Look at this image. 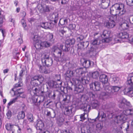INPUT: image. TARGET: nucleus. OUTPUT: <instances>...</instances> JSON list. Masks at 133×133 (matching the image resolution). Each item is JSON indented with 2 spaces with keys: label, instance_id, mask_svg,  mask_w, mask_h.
<instances>
[{
  "label": "nucleus",
  "instance_id": "f257e3e1",
  "mask_svg": "<svg viewBox=\"0 0 133 133\" xmlns=\"http://www.w3.org/2000/svg\"><path fill=\"white\" fill-rule=\"evenodd\" d=\"M72 80L73 83L75 86L74 91L75 94L82 92L83 91L84 87L81 84H79L81 82L83 84L85 85L91 82L90 77L89 76H85V75L82 76L80 80H79L78 78H72Z\"/></svg>",
  "mask_w": 133,
  "mask_h": 133
},
{
  "label": "nucleus",
  "instance_id": "f03ea898",
  "mask_svg": "<svg viewBox=\"0 0 133 133\" xmlns=\"http://www.w3.org/2000/svg\"><path fill=\"white\" fill-rule=\"evenodd\" d=\"M128 118L127 116L123 113L120 115L116 116L115 119V122L118 124H121L119 126V130H122L126 131V133H128L127 132L129 130V124L128 122H125Z\"/></svg>",
  "mask_w": 133,
  "mask_h": 133
},
{
  "label": "nucleus",
  "instance_id": "7ed1b4c3",
  "mask_svg": "<svg viewBox=\"0 0 133 133\" xmlns=\"http://www.w3.org/2000/svg\"><path fill=\"white\" fill-rule=\"evenodd\" d=\"M115 10V12L119 16H122L124 15L125 13L126 10L125 8V5L123 3H116L113 5L110 8L111 12L114 11Z\"/></svg>",
  "mask_w": 133,
  "mask_h": 133
},
{
  "label": "nucleus",
  "instance_id": "20e7f679",
  "mask_svg": "<svg viewBox=\"0 0 133 133\" xmlns=\"http://www.w3.org/2000/svg\"><path fill=\"white\" fill-rule=\"evenodd\" d=\"M48 54H44L42 55L41 61L43 65L49 67L51 66L52 63L53 61L51 58L49 57Z\"/></svg>",
  "mask_w": 133,
  "mask_h": 133
},
{
  "label": "nucleus",
  "instance_id": "39448f33",
  "mask_svg": "<svg viewBox=\"0 0 133 133\" xmlns=\"http://www.w3.org/2000/svg\"><path fill=\"white\" fill-rule=\"evenodd\" d=\"M23 83L22 81L19 82L18 83L15 84L14 87L12 89V90L14 92V94L17 96H19L21 94L23 93V89L21 88H18L19 87L22 86Z\"/></svg>",
  "mask_w": 133,
  "mask_h": 133
},
{
  "label": "nucleus",
  "instance_id": "423d86ee",
  "mask_svg": "<svg viewBox=\"0 0 133 133\" xmlns=\"http://www.w3.org/2000/svg\"><path fill=\"white\" fill-rule=\"evenodd\" d=\"M118 37L119 38H117L114 39L115 43L121 42V38H127L129 37V35L126 32L123 31L119 33Z\"/></svg>",
  "mask_w": 133,
  "mask_h": 133
},
{
  "label": "nucleus",
  "instance_id": "0eeeda50",
  "mask_svg": "<svg viewBox=\"0 0 133 133\" xmlns=\"http://www.w3.org/2000/svg\"><path fill=\"white\" fill-rule=\"evenodd\" d=\"M110 33V31L107 30L103 31L101 35V37L103 38L102 40V42L108 43L110 41L111 39V38H109Z\"/></svg>",
  "mask_w": 133,
  "mask_h": 133
},
{
  "label": "nucleus",
  "instance_id": "6e6552de",
  "mask_svg": "<svg viewBox=\"0 0 133 133\" xmlns=\"http://www.w3.org/2000/svg\"><path fill=\"white\" fill-rule=\"evenodd\" d=\"M37 7L38 10L41 13L49 12L50 10V6L45 4L43 5L38 4Z\"/></svg>",
  "mask_w": 133,
  "mask_h": 133
},
{
  "label": "nucleus",
  "instance_id": "1a4fd4ad",
  "mask_svg": "<svg viewBox=\"0 0 133 133\" xmlns=\"http://www.w3.org/2000/svg\"><path fill=\"white\" fill-rule=\"evenodd\" d=\"M82 108L84 111V112L83 114H82L80 115V118L81 119L80 121H82L84 120L86 118L85 117V115H87V116H88V112L89 111V109L90 108V107L89 105L86 104H84L82 106Z\"/></svg>",
  "mask_w": 133,
  "mask_h": 133
},
{
  "label": "nucleus",
  "instance_id": "9d476101",
  "mask_svg": "<svg viewBox=\"0 0 133 133\" xmlns=\"http://www.w3.org/2000/svg\"><path fill=\"white\" fill-rule=\"evenodd\" d=\"M121 88V87L116 86H113L111 87L109 85L106 87L105 89L107 90V91L108 93L111 95L115 92H118Z\"/></svg>",
  "mask_w": 133,
  "mask_h": 133
},
{
  "label": "nucleus",
  "instance_id": "9b49d317",
  "mask_svg": "<svg viewBox=\"0 0 133 133\" xmlns=\"http://www.w3.org/2000/svg\"><path fill=\"white\" fill-rule=\"evenodd\" d=\"M99 81L104 86L106 87L109 85V83L108 82V76L105 74H102L100 76Z\"/></svg>",
  "mask_w": 133,
  "mask_h": 133
},
{
  "label": "nucleus",
  "instance_id": "f8f14e48",
  "mask_svg": "<svg viewBox=\"0 0 133 133\" xmlns=\"http://www.w3.org/2000/svg\"><path fill=\"white\" fill-rule=\"evenodd\" d=\"M34 45L36 49H39V46L41 43V41L40 39V37L38 35H34L33 38Z\"/></svg>",
  "mask_w": 133,
  "mask_h": 133
},
{
  "label": "nucleus",
  "instance_id": "ddd939ff",
  "mask_svg": "<svg viewBox=\"0 0 133 133\" xmlns=\"http://www.w3.org/2000/svg\"><path fill=\"white\" fill-rule=\"evenodd\" d=\"M58 76L59 79H58L56 81H52L49 84L50 86L54 88H59L61 87L62 83L60 81V77L59 75H58Z\"/></svg>",
  "mask_w": 133,
  "mask_h": 133
},
{
  "label": "nucleus",
  "instance_id": "4468645a",
  "mask_svg": "<svg viewBox=\"0 0 133 133\" xmlns=\"http://www.w3.org/2000/svg\"><path fill=\"white\" fill-rule=\"evenodd\" d=\"M75 77H79L82 76L84 75L85 72L83 70V68H79L74 70Z\"/></svg>",
  "mask_w": 133,
  "mask_h": 133
},
{
  "label": "nucleus",
  "instance_id": "2eb2a0df",
  "mask_svg": "<svg viewBox=\"0 0 133 133\" xmlns=\"http://www.w3.org/2000/svg\"><path fill=\"white\" fill-rule=\"evenodd\" d=\"M89 85L91 89L94 91H98L100 89V83L98 82H90Z\"/></svg>",
  "mask_w": 133,
  "mask_h": 133
},
{
  "label": "nucleus",
  "instance_id": "dca6fc26",
  "mask_svg": "<svg viewBox=\"0 0 133 133\" xmlns=\"http://www.w3.org/2000/svg\"><path fill=\"white\" fill-rule=\"evenodd\" d=\"M130 103L125 98H123L121 99L119 104V107L124 109L127 106H129Z\"/></svg>",
  "mask_w": 133,
  "mask_h": 133
},
{
  "label": "nucleus",
  "instance_id": "f3484780",
  "mask_svg": "<svg viewBox=\"0 0 133 133\" xmlns=\"http://www.w3.org/2000/svg\"><path fill=\"white\" fill-rule=\"evenodd\" d=\"M73 108V107L72 106L66 107L64 111V114L70 117L73 116V114L72 111Z\"/></svg>",
  "mask_w": 133,
  "mask_h": 133
},
{
  "label": "nucleus",
  "instance_id": "a211bd4d",
  "mask_svg": "<svg viewBox=\"0 0 133 133\" xmlns=\"http://www.w3.org/2000/svg\"><path fill=\"white\" fill-rule=\"evenodd\" d=\"M109 20L108 22L106 23V26L109 28H112L115 26V23L113 19V18L112 17H109Z\"/></svg>",
  "mask_w": 133,
  "mask_h": 133
},
{
  "label": "nucleus",
  "instance_id": "6ab92c4d",
  "mask_svg": "<svg viewBox=\"0 0 133 133\" xmlns=\"http://www.w3.org/2000/svg\"><path fill=\"white\" fill-rule=\"evenodd\" d=\"M44 126V124L41 120L39 119L37 120V124L35 126L37 130H39V131H40L41 130H43L42 128Z\"/></svg>",
  "mask_w": 133,
  "mask_h": 133
},
{
  "label": "nucleus",
  "instance_id": "aec40b11",
  "mask_svg": "<svg viewBox=\"0 0 133 133\" xmlns=\"http://www.w3.org/2000/svg\"><path fill=\"white\" fill-rule=\"evenodd\" d=\"M38 98H40V97L36 95L32 97V102L35 105L37 106L39 105L40 104V103L43 102L44 100V98L43 97V99L42 100H39L38 102L37 100Z\"/></svg>",
  "mask_w": 133,
  "mask_h": 133
},
{
  "label": "nucleus",
  "instance_id": "412c9836",
  "mask_svg": "<svg viewBox=\"0 0 133 133\" xmlns=\"http://www.w3.org/2000/svg\"><path fill=\"white\" fill-rule=\"evenodd\" d=\"M63 99L62 101L63 105H67L70 102V96L69 95H64L63 96Z\"/></svg>",
  "mask_w": 133,
  "mask_h": 133
},
{
  "label": "nucleus",
  "instance_id": "4be33fe9",
  "mask_svg": "<svg viewBox=\"0 0 133 133\" xmlns=\"http://www.w3.org/2000/svg\"><path fill=\"white\" fill-rule=\"evenodd\" d=\"M110 3L109 0H102L101 7L103 9H106L109 6Z\"/></svg>",
  "mask_w": 133,
  "mask_h": 133
},
{
  "label": "nucleus",
  "instance_id": "5701e85b",
  "mask_svg": "<svg viewBox=\"0 0 133 133\" xmlns=\"http://www.w3.org/2000/svg\"><path fill=\"white\" fill-rule=\"evenodd\" d=\"M51 23H50L48 22H43L42 23H41L39 26L46 29H50L51 27Z\"/></svg>",
  "mask_w": 133,
  "mask_h": 133
},
{
  "label": "nucleus",
  "instance_id": "b1692460",
  "mask_svg": "<svg viewBox=\"0 0 133 133\" xmlns=\"http://www.w3.org/2000/svg\"><path fill=\"white\" fill-rule=\"evenodd\" d=\"M52 51L55 54H56L58 55L61 56L62 54V51L60 49L56 46H54L52 49Z\"/></svg>",
  "mask_w": 133,
  "mask_h": 133
},
{
  "label": "nucleus",
  "instance_id": "393cba45",
  "mask_svg": "<svg viewBox=\"0 0 133 133\" xmlns=\"http://www.w3.org/2000/svg\"><path fill=\"white\" fill-rule=\"evenodd\" d=\"M47 39L51 43H54L55 39L54 38V35L52 33H49L47 35Z\"/></svg>",
  "mask_w": 133,
  "mask_h": 133
},
{
  "label": "nucleus",
  "instance_id": "a878e982",
  "mask_svg": "<svg viewBox=\"0 0 133 133\" xmlns=\"http://www.w3.org/2000/svg\"><path fill=\"white\" fill-rule=\"evenodd\" d=\"M60 48H61L63 51L65 52L68 51L70 49V46L65 42V45H61L60 46Z\"/></svg>",
  "mask_w": 133,
  "mask_h": 133
},
{
  "label": "nucleus",
  "instance_id": "bb28decb",
  "mask_svg": "<svg viewBox=\"0 0 133 133\" xmlns=\"http://www.w3.org/2000/svg\"><path fill=\"white\" fill-rule=\"evenodd\" d=\"M74 73V70L72 71L68 70L67 71L66 73V76L68 78H70L72 77H74V78H76L75 77Z\"/></svg>",
  "mask_w": 133,
  "mask_h": 133
},
{
  "label": "nucleus",
  "instance_id": "cd10ccee",
  "mask_svg": "<svg viewBox=\"0 0 133 133\" xmlns=\"http://www.w3.org/2000/svg\"><path fill=\"white\" fill-rule=\"evenodd\" d=\"M127 83L129 86L133 87V76L129 77L128 78Z\"/></svg>",
  "mask_w": 133,
  "mask_h": 133
},
{
  "label": "nucleus",
  "instance_id": "c85d7f7f",
  "mask_svg": "<svg viewBox=\"0 0 133 133\" xmlns=\"http://www.w3.org/2000/svg\"><path fill=\"white\" fill-rule=\"evenodd\" d=\"M99 103L98 101L96 100L92 101L91 103V104L93 108L95 109L98 106Z\"/></svg>",
  "mask_w": 133,
  "mask_h": 133
},
{
  "label": "nucleus",
  "instance_id": "c756f323",
  "mask_svg": "<svg viewBox=\"0 0 133 133\" xmlns=\"http://www.w3.org/2000/svg\"><path fill=\"white\" fill-rule=\"evenodd\" d=\"M39 46H39V49H41L42 48L44 47H48L50 46V43L48 42H42L41 41Z\"/></svg>",
  "mask_w": 133,
  "mask_h": 133
},
{
  "label": "nucleus",
  "instance_id": "7c9ffc66",
  "mask_svg": "<svg viewBox=\"0 0 133 133\" xmlns=\"http://www.w3.org/2000/svg\"><path fill=\"white\" fill-rule=\"evenodd\" d=\"M89 54L90 56H95L97 54L96 49L93 47H91L89 50Z\"/></svg>",
  "mask_w": 133,
  "mask_h": 133
},
{
  "label": "nucleus",
  "instance_id": "2f4dec72",
  "mask_svg": "<svg viewBox=\"0 0 133 133\" xmlns=\"http://www.w3.org/2000/svg\"><path fill=\"white\" fill-rule=\"evenodd\" d=\"M91 62L90 60H85L83 63V66L86 68H89L91 66Z\"/></svg>",
  "mask_w": 133,
  "mask_h": 133
},
{
  "label": "nucleus",
  "instance_id": "473e14b6",
  "mask_svg": "<svg viewBox=\"0 0 133 133\" xmlns=\"http://www.w3.org/2000/svg\"><path fill=\"white\" fill-rule=\"evenodd\" d=\"M122 113L127 116L129 115L133 114V110L130 109H127L123 111Z\"/></svg>",
  "mask_w": 133,
  "mask_h": 133
},
{
  "label": "nucleus",
  "instance_id": "72a5a7b5",
  "mask_svg": "<svg viewBox=\"0 0 133 133\" xmlns=\"http://www.w3.org/2000/svg\"><path fill=\"white\" fill-rule=\"evenodd\" d=\"M26 68L25 67L22 68V69L21 71H20L19 75V81L20 82L22 81V77L23 75H24V74H23L24 72H25V70H26Z\"/></svg>",
  "mask_w": 133,
  "mask_h": 133
},
{
  "label": "nucleus",
  "instance_id": "f704fd0d",
  "mask_svg": "<svg viewBox=\"0 0 133 133\" xmlns=\"http://www.w3.org/2000/svg\"><path fill=\"white\" fill-rule=\"evenodd\" d=\"M40 88L38 86L33 87L32 88V90L35 95H37L40 91Z\"/></svg>",
  "mask_w": 133,
  "mask_h": 133
},
{
  "label": "nucleus",
  "instance_id": "c9c22d12",
  "mask_svg": "<svg viewBox=\"0 0 133 133\" xmlns=\"http://www.w3.org/2000/svg\"><path fill=\"white\" fill-rule=\"evenodd\" d=\"M75 42V39L74 38L69 39L67 40L66 41L65 43L66 44L69 45V46L71 45L74 44Z\"/></svg>",
  "mask_w": 133,
  "mask_h": 133
},
{
  "label": "nucleus",
  "instance_id": "e433bc0d",
  "mask_svg": "<svg viewBox=\"0 0 133 133\" xmlns=\"http://www.w3.org/2000/svg\"><path fill=\"white\" fill-rule=\"evenodd\" d=\"M111 104H105L102 106V108L103 109L105 110H108L110 109H112V107L111 106Z\"/></svg>",
  "mask_w": 133,
  "mask_h": 133
},
{
  "label": "nucleus",
  "instance_id": "4c0bfd02",
  "mask_svg": "<svg viewBox=\"0 0 133 133\" xmlns=\"http://www.w3.org/2000/svg\"><path fill=\"white\" fill-rule=\"evenodd\" d=\"M131 87V88H129L127 92V94L130 97H133V90L132 88Z\"/></svg>",
  "mask_w": 133,
  "mask_h": 133
},
{
  "label": "nucleus",
  "instance_id": "58836bf2",
  "mask_svg": "<svg viewBox=\"0 0 133 133\" xmlns=\"http://www.w3.org/2000/svg\"><path fill=\"white\" fill-rule=\"evenodd\" d=\"M99 115V118L98 120L99 121L103 122L105 121L106 118L105 115H104V112L100 116Z\"/></svg>",
  "mask_w": 133,
  "mask_h": 133
},
{
  "label": "nucleus",
  "instance_id": "ea45409f",
  "mask_svg": "<svg viewBox=\"0 0 133 133\" xmlns=\"http://www.w3.org/2000/svg\"><path fill=\"white\" fill-rule=\"evenodd\" d=\"M102 123H98L97 124L96 127V130L98 131H101L103 128Z\"/></svg>",
  "mask_w": 133,
  "mask_h": 133
},
{
  "label": "nucleus",
  "instance_id": "a19ab883",
  "mask_svg": "<svg viewBox=\"0 0 133 133\" xmlns=\"http://www.w3.org/2000/svg\"><path fill=\"white\" fill-rule=\"evenodd\" d=\"M51 109L53 111L54 114L51 115L50 112V111H48L46 115L48 116H50L52 118H54L56 116V112L55 110L53 109L52 108Z\"/></svg>",
  "mask_w": 133,
  "mask_h": 133
},
{
  "label": "nucleus",
  "instance_id": "79ce46f5",
  "mask_svg": "<svg viewBox=\"0 0 133 133\" xmlns=\"http://www.w3.org/2000/svg\"><path fill=\"white\" fill-rule=\"evenodd\" d=\"M59 23L61 25H66L68 23V20L66 19H64L63 18H61L59 20Z\"/></svg>",
  "mask_w": 133,
  "mask_h": 133
},
{
  "label": "nucleus",
  "instance_id": "37998d69",
  "mask_svg": "<svg viewBox=\"0 0 133 133\" xmlns=\"http://www.w3.org/2000/svg\"><path fill=\"white\" fill-rule=\"evenodd\" d=\"M18 118L19 119L24 118L25 117V113L24 111H22L19 112L18 115Z\"/></svg>",
  "mask_w": 133,
  "mask_h": 133
},
{
  "label": "nucleus",
  "instance_id": "c03bdc74",
  "mask_svg": "<svg viewBox=\"0 0 133 133\" xmlns=\"http://www.w3.org/2000/svg\"><path fill=\"white\" fill-rule=\"evenodd\" d=\"M5 126L6 129L10 131L11 130H12L14 125L10 123H8L6 124Z\"/></svg>",
  "mask_w": 133,
  "mask_h": 133
},
{
  "label": "nucleus",
  "instance_id": "a18cd8bd",
  "mask_svg": "<svg viewBox=\"0 0 133 133\" xmlns=\"http://www.w3.org/2000/svg\"><path fill=\"white\" fill-rule=\"evenodd\" d=\"M107 87L105 86H104V87H103L105 91L102 92L101 93V95L103 96H105L106 95L109 96L111 95L110 94L108 93L107 91V90L105 89V87Z\"/></svg>",
  "mask_w": 133,
  "mask_h": 133
},
{
  "label": "nucleus",
  "instance_id": "49530a36",
  "mask_svg": "<svg viewBox=\"0 0 133 133\" xmlns=\"http://www.w3.org/2000/svg\"><path fill=\"white\" fill-rule=\"evenodd\" d=\"M100 40L98 38H96L92 40L91 42V44L93 45H99L100 43Z\"/></svg>",
  "mask_w": 133,
  "mask_h": 133
},
{
  "label": "nucleus",
  "instance_id": "de8ad7c7",
  "mask_svg": "<svg viewBox=\"0 0 133 133\" xmlns=\"http://www.w3.org/2000/svg\"><path fill=\"white\" fill-rule=\"evenodd\" d=\"M100 112H99L98 114V116H97L94 119H88V121L90 123H94L97 121L98 119L99 115H100Z\"/></svg>",
  "mask_w": 133,
  "mask_h": 133
},
{
  "label": "nucleus",
  "instance_id": "09e8293b",
  "mask_svg": "<svg viewBox=\"0 0 133 133\" xmlns=\"http://www.w3.org/2000/svg\"><path fill=\"white\" fill-rule=\"evenodd\" d=\"M121 27L123 30L127 29L129 27V25L127 22H125L122 24L121 25Z\"/></svg>",
  "mask_w": 133,
  "mask_h": 133
},
{
  "label": "nucleus",
  "instance_id": "8fccbe9b",
  "mask_svg": "<svg viewBox=\"0 0 133 133\" xmlns=\"http://www.w3.org/2000/svg\"><path fill=\"white\" fill-rule=\"evenodd\" d=\"M28 119L30 122H32L33 121L34 119L33 115L31 113L28 114L27 115Z\"/></svg>",
  "mask_w": 133,
  "mask_h": 133
},
{
  "label": "nucleus",
  "instance_id": "3c124183",
  "mask_svg": "<svg viewBox=\"0 0 133 133\" xmlns=\"http://www.w3.org/2000/svg\"><path fill=\"white\" fill-rule=\"evenodd\" d=\"M89 43L88 41L81 42V44L83 48H87L88 46Z\"/></svg>",
  "mask_w": 133,
  "mask_h": 133
},
{
  "label": "nucleus",
  "instance_id": "603ef678",
  "mask_svg": "<svg viewBox=\"0 0 133 133\" xmlns=\"http://www.w3.org/2000/svg\"><path fill=\"white\" fill-rule=\"evenodd\" d=\"M99 75V72L97 71L94 72L92 73V76L94 78H97Z\"/></svg>",
  "mask_w": 133,
  "mask_h": 133
},
{
  "label": "nucleus",
  "instance_id": "864d4df0",
  "mask_svg": "<svg viewBox=\"0 0 133 133\" xmlns=\"http://www.w3.org/2000/svg\"><path fill=\"white\" fill-rule=\"evenodd\" d=\"M52 17L54 18L55 19L54 22L55 23H57L58 20V14L56 13L53 14Z\"/></svg>",
  "mask_w": 133,
  "mask_h": 133
},
{
  "label": "nucleus",
  "instance_id": "5fc2aeb1",
  "mask_svg": "<svg viewBox=\"0 0 133 133\" xmlns=\"http://www.w3.org/2000/svg\"><path fill=\"white\" fill-rule=\"evenodd\" d=\"M38 81H39L40 83H42L44 80V77L41 75H38Z\"/></svg>",
  "mask_w": 133,
  "mask_h": 133
},
{
  "label": "nucleus",
  "instance_id": "6e6d98bb",
  "mask_svg": "<svg viewBox=\"0 0 133 133\" xmlns=\"http://www.w3.org/2000/svg\"><path fill=\"white\" fill-rule=\"evenodd\" d=\"M48 95L49 97H51L53 98H54L55 97V93L54 91L50 92Z\"/></svg>",
  "mask_w": 133,
  "mask_h": 133
},
{
  "label": "nucleus",
  "instance_id": "4d7b16f0",
  "mask_svg": "<svg viewBox=\"0 0 133 133\" xmlns=\"http://www.w3.org/2000/svg\"><path fill=\"white\" fill-rule=\"evenodd\" d=\"M38 75H35L32 77L31 78V82H32L36 80L38 81Z\"/></svg>",
  "mask_w": 133,
  "mask_h": 133
},
{
  "label": "nucleus",
  "instance_id": "13d9d810",
  "mask_svg": "<svg viewBox=\"0 0 133 133\" xmlns=\"http://www.w3.org/2000/svg\"><path fill=\"white\" fill-rule=\"evenodd\" d=\"M21 23L24 28L26 26V23L24 18L22 19L21 20Z\"/></svg>",
  "mask_w": 133,
  "mask_h": 133
},
{
  "label": "nucleus",
  "instance_id": "bf43d9fd",
  "mask_svg": "<svg viewBox=\"0 0 133 133\" xmlns=\"http://www.w3.org/2000/svg\"><path fill=\"white\" fill-rule=\"evenodd\" d=\"M38 66L40 70V71H42L41 72L42 73L44 72L45 74H47L48 73V72L46 71H44V70H43V68H44V67L42 66L41 65H38Z\"/></svg>",
  "mask_w": 133,
  "mask_h": 133
},
{
  "label": "nucleus",
  "instance_id": "052dcab7",
  "mask_svg": "<svg viewBox=\"0 0 133 133\" xmlns=\"http://www.w3.org/2000/svg\"><path fill=\"white\" fill-rule=\"evenodd\" d=\"M17 99V98H15L14 99H13L8 104V106H9L11 105L12 104L14 103Z\"/></svg>",
  "mask_w": 133,
  "mask_h": 133
},
{
  "label": "nucleus",
  "instance_id": "680f3d73",
  "mask_svg": "<svg viewBox=\"0 0 133 133\" xmlns=\"http://www.w3.org/2000/svg\"><path fill=\"white\" fill-rule=\"evenodd\" d=\"M76 25L75 24H69V28L70 30H74L75 29Z\"/></svg>",
  "mask_w": 133,
  "mask_h": 133
},
{
  "label": "nucleus",
  "instance_id": "e2e57ef3",
  "mask_svg": "<svg viewBox=\"0 0 133 133\" xmlns=\"http://www.w3.org/2000/svg\"><path fill=\"white\" fill-rule=\"evenodd\" d=\"M84 38L83 36L81 35L78 37L77 38V40L78 42H80Z\"/></svg>",
  "mask_w": 133,
  "mask_h": 133
},
{
  "label": "nucleus",
  "instance_id": "0e129e2a",
  "mask_svg": "<svg viewBox=\"0 0 133 133\" xmlns=\"http://www.w3.org/2000/svg\"><path fill=\"white\" fill-rule=\"evenodd\" d=\"M59 60L60 62H64L65 61L66 59L64 57V56H63L62 57H59Z\"/></svg>",
  "mask_w": 133,
  "mask_h": 133
},
{
  "label": "nucleus",
  "instance_id": "69168bd1",
  "mask_svg": "<svg viewBox=\"0 0 133 133\" xmlns=\"http://www.w3.org/2000/svg\"><path fill=\"white\" fill-rule=\"evenodd\" d=\"M6 115L8 118L9 119L11 116V112L9 110L6 113Z\"/></svg>",
  "mask_w": 133,
  "mask_h": 133
},
{
  "label": "nucleus",
  "instance_id": "338daca9",
  "mask_svg": "<svg viewBox=\"0 0 133 133\" xmlns=\"http://www.w3.org/2000/svg\"><path fill=\"white\" fill-rule=\"evenodd\" d=\"M112 81L115 83H117L118 82V79L116 78H113Z\"/></svg>",
  "mask_w": 133,
  "mask_h": 133
},
{
  "label": "nucleus",
  "instance_id": "774afa93",
  "mask_svg": "<svg viewBox=\"0 0 133 133\" xmlns=\"http://www.w3.org/2000/svg\"><path fill=\"white\" fill-rule=\"evenodd\" d=\"M39 133H50L49 131L48 130L44 131L43 130H41L40 131H39Z\"/></svg>",
  "mask_w": 133,
  "mask_h": 133
}]
</instances>
